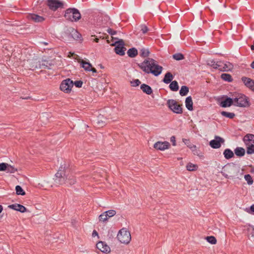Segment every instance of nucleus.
<instances>
[{
	"label": "nucleus",
	"instance_id": "aec40b11",
	"mask_svg": "<svg viewBox=\"0 0 254 254\" xmlns=\"http://www.w3.org/2000/svg\"><path fill=\"white\" fill-rule=\"evenodd\" d=\"M140 89L147 95H150L153 91L151 87L146 84H142L140 86Z\"/></svg>",
	"mask_w": 254,
	"mask_h": 254
},
{
	"label": "nucleus",
	"instance_id": "0eeeda50",
	"mask_svg": "<svg viewBox=\"0 0 254 254\" xmlns=\"http://www.w3.org/2000/svg\"><path fill=\"white\" fill-rule=\"evenodd\" d=\"M47 5L53 11H56L59 8H63L64 7V3L59 0H47Z\"/></svg>",
	"mask_w": 254,
	"mask_h": 254
},
{
	"label": "nucleus",
	"instance_id": "a19ab883",
	"mask_svg": "<svg viewBox=\"0 0 254 254\" xmlns=\"http://www.w3.org/2000/svg\"><path fill=\"white\" fill-rule=\"evenodd\" d=\"M247 146V153L248 154L254 153V144L253 145H246Z\"/></svg>",
	"mask_w": 254,
	"mask_h": 254
},
{
	"label": "nucleus",
	"instance_id": "1a4fd4ad",
	"mask_svg": "<svg viewBox=\"0 0 254 254\" xmlns=\"http://www.w3.org/2000/svg\"><path fill=\"white\" fill-rule=\"evenodd\" d=\"M115 48V53L120 55L124 56L125 54V51L126 48L124 47L125 43L123 40L121 39L117 42H116Z\"/></svg>",
	"mask_w": 254,
	"mask_h": 254
},
{
	"label": "nucleus",
	"instance_id": "2f4dec72",
	"mask_svg": "<svg viewBox=\"0 0 254 254\" xmlns=\"http://www.w3.org/2000/svg\"><path fill=\"white\" fill-rule=\"evenodd\" d=\"M189 91V89L187 86H182L180 90V94L182 96H186L188 94Z\"/></svg>",
	"mask_w": 254,
	"mask_h": 254
},
{
	"label": "nucleus",
	"instance_id": "b1692460",
	"mask_svg": "<svg viewBox=\"0 0 254 254\" xmlns=\"http://www.w3.org/2000/svg\"><path fill=\"white\" fill-rule=\"evenodd\" d=\"M71 37L76 40H80L81 38V35L74 29H72L70 31Z\"/></svg>",
	"mask_w": 254,
	"mask_h": 254
},
{
	"label": "nucleus",
	"instance_id": "f8f14e48",
	"mask_svg": "<svg viewBox=\"0 0 254 254\" xmlns=\"http://www.w3.org/2000/svg\"><path fill=\"white\" fill-rule=\"evenodd\" d=\"M224 142V139L222 137L215 136L214 139L211 140L209 142L210 146L214 149H217L221 147V143Z\"/></svg>",
	"mask_w": 254,
	"mask_h": 254
},
{
	"label": "nucleus",
	"instance_id": "de8ad7c7",
	"mask_svg": "<svg viewBox=\"0 0 254 254\" xmlns=\"http://www.w3.org/2000/svg\"><path fill=\"white\" fill-rule=\"evenodd\" d=\"M140 28H141V31H142L143 34L146 33L147 32V31H148V28L145 25H144V24L141 25Z\"/></svg>",
	"mask_w": 254,
	"mask_h": 254
},
{
	"label": "nucleus",
	"instance_id": "bb28decb",
	"mask_svg": "<svg viewBox=\"0 0 254 254\" xmlns=\"http://www.w3.org/2000/svg\"><path fill=\"white\" fill-rule=\"evenodd\" d=\"M127 54L128 57L130 58H134L137 55L138 52L136 49L135 48H132L127 51Z\"/></svg>",
	"mask_w": 254,
	"mask_h": 254
},
{
	"label": "nucleus",
	"instance_id": "a211bd4d",
	"mask_svg": "<svg viewBox=\"0 0 254 254\" xmlns=\"http://www.w3.org/2000/svg\"><path fill=\"white\" fill-rule=\"evenodd\" d=\"M243 141L246 145L254 144V135L253 134H247L243 138Z\"/></svg>",
	"mask_w": 254,
	"mask_h": 254
},
{
	"label": "nucleus",
	"instance_id": "6ab92c4d",
	"mask_svg": "<svg viewBox=\"0 0 254 254\" xmlns=\"http://www.w3.org/2000/svg\"><path fill=\"white\" fill-rule=\"evenodd\" d=\"M234 102V98H231L230 97H227L224 100L221 101L220 106L222 107L226 108L230 107Z\"/></svg>",
	"mask_w": 254,
	"mask_h": 254
},
{
	"label": "nucleus",
	"instance_id": "c9c22d12",
	"mask_svg": "<svg viewBox=\"0 0 254 254\" xmlns=\"http://www.w3.org/2000/svg\"><path fill=\"white\" fill-rule=\"evenodd\" d=\"M16 193L18 195H24L25 192L20 186H17L15 187Z\"/></svg>",
	"mask_w": 254,
	"mask_h": 254
},
{
	"label": "nucleus",
	"instance_id": "2eb2a0df",
	"mask_svg": "<svg viewBox=\"0 0 254 254\" xmlns=\"http://www.w3.org/2000/svg\"><path fill=\"white\" fill-rule=\"evenodd\" d=\"M27 18L29 20L35 22H42L45 20V18L34 13H30L27 15Z\"/></svg>",
	"mask_w": 254,
	"mask_h": 254
},
{
	"label": "nucleus",
	"instance_id": "393cba45",
	"mask_svg": "<svg viewBox=\"0 0 254 254\" xmlns=\"http://www.w3.org/2000/svg\"><path fill=\"white\" fill-rule=\"evenodd\" d=\"M223 154L226 159H229L234 156L233 152L230 149L227 148L224 150Z\"/></svg>",
	"mask_w": 254,
	"mask_h": 254
},
{
	"label": "nucleus",
	"instance_id": "9b49d317",
	"mask_svg": "<svg viewBox=\"0 0 254 254\" xmlns=\"http://www.w3.org/2000/svg\"><path fill=\"white\" fill-rule=\"evenodd\" d=\"M53 64L51 61H47V60H42L41 62H39L38 64V63H36V65L35 66H32L31 67H34L35 68H44L51 69V66L53 65Z\"/></svg>",
	"mask_w": 254,
	"mask_h": 254
},
{
	"label": "nucleus",
	"instance_id": "473e14b6",
	"mask_svg": "<svg viewBox=\"0 0 254 254\" xmlns=\"http://www.w3.org/2000/svg\"><path fill=\"white\" fill-rule=\"evenodd\" d=\"M149 53L148 49L142 48L140 51L139 55L141 57L146 58L149 56Z\"/></svg>",
	"mask_w": 254,
	"mask_h": 254
},
{
	"label": "nucleus",
	"instance_id": "8fccbe9b",
	"mask_svg": "<svg viewBox=\"0 0 254 254\" xmlns=\"http://www.w3.org/2000/svg\"><path fill=\"white\" fill-rule=\"evenodd\" d=\"M73 84L77 87H81L83 84V82L81 80H76Z\"/></svg>",
	"mask_w": 254,
	"mask_h": 254
},
{
	"label": "nucleus",
	"instance_id": "6e6552de",
	"mask_svg": "<svg viewBox=\"0 0 254 254\" xmlns=\"http://www.w3.org/2000/svg\"><path fill=\"white\" fill-rule=\"evenodd\" d=\"M73 85V82L72 80L69 78H67L62 82L60 85V89L64 92L68 93L71 91Z\"/></svg>",
	"mask_w": 254,
	"mask_h": 254
},
{
	"label": "nucleus",
	"instance_id": "13d9d810",
	"mask_svg": "<svg viewBox=\"0 0 254 254\" xmlns=\"http://www.w3.org/2000/svg\"><path fill=\"white\" fill-rule=\"evenodd\" d=\"M98 235V233L96 230H94L92 233V236H95Z\"/></svg>",
	"mask_w": 254,
	"mask_h": 254
},
{
	"label": "nucleus",
	"instance_id": "5fc2aeb1",
	"mask_svg": "<svg viewBox=\"0 0 254 254\" xmlns=\"http://www.w3.org/2000/svg\"><path fill=\"white\" fill-rule=\"evenodd\" d=\"M171 141L172 142H173V145H176V138H175V137L174 136H172L171 137Z\"/></svg>",
	"mask_w": 254,
	"mask_h": 254
},
{
	"label": "nucleus",
	"instance_id": "c756f323",
	"mask_svg": "<svg viewBox=\"0 0 254 254\" xmlns=\"http://www.w3.org/2000/svg\"><path fill=\"white\" fill-rule=\"evenodd\" d=\"M169 87L172 91H177L179 89L178 82L176 80L173 81L169 85Z\"/></svg>",
	"mask_w": 254,
	"mask_h": 254
},
{
	"label": "nucleus",
	"instance_id": "e2e57ef3",
	"mask_svg": "<svg viewBox=\"0 0 254 254\" xmlns=\"http://www.w3.org/2000/svg\"><path fill=\"white\" fill-rule=\"evenodd\" d=\"M41 44H44V45H47L48 44L47 42H42Z\"/></svg>",
	"mask_w": 254,
	"mask_h": 254
},
{
	"label": "nucleus",
	"instance_id": "a878e982",
	"mask_svg": "<svg viewBox=\"0 0 254 254\" xmlns=\"http://www.w3.org/2000/svg\"><path fill=\"white\" fill-rule=\"evenodd\" d=\"M235 154L239 157L243 156L245 154V150L242 147H238L234 150Z\"/></svg>",
	"mask_w": 254,
	"mask_h": 254
},
{
	"label": "nucleus",
	"instance_id": "e433bc0d",
	"mask_svg": "<svg viewBox=\"0 0 254 254\" xmlns=\"http://www.w3.org/2000/svg\"><path fill=\"white\" fill-rule=\"evenodd\" d=\"M173 58L177 61H180L184 59L185 57L184 55L181 53H176L173 55Z\"/></svg>",
	"mask_w": 254,
	"mask_h": 254
},
{
	"label": "nucleus",
	"instance_id": "a18cd8bd",
	"mask_svg": "<svg viewBox=\"0 0 254 254\" xmlns=\"http://www.w3.org/2000/svg\"><path fill=\"white\" fill-rule=\"evenodd\" d=\"M140 83L141 82H140V80L138 79H134L133 81L130 82L131 86H133V87H136V86H138L140 84Z\"/></svg>",
	"mask_w": 254,
	"mask_h": 254
},
{
	"label": "nucleus",
	"instance_id": "423d86ee",
	"mask_svg": "<svg viewBox=\"0 0 254 254\" xmlns=\"http://www.w3.org/2000/svg\"><path fill=\"white\" fill-rule=\"evenodd\" d=\"M169 108L174 113L177 114H181L183 113L182 105L174 99H169L167 102Z\"/></svg>",
	"mask_w": 254,
	"mask_h": 254
},
{
	"label": "nucleus",
	"instance_id": "7c9ffc66",
	"mask_svg": "<svg viewBox=\"0 0 254 254\" xmlns=\"http://www.w3.org/2000/svg\"><path fill=\"white\" fill-rule=\"evenodd\" d=\"M222 71H227L230 70L233 68V65L230 63L223 62Z\"/></svg>",
	"mask_w": 254,
	"mask_h": 254
},
{
	"label": "nucleus",
	"instance_id": "f704fd0d",
	"mask_svg": "<svg viewBox=\"0 0 254 254\" xmlns=\"http://www.w3.org/2000/svg\"><path fill=\"white\" fill-rule=\"evenodd\" d=\"M221 114L222 116L229 119H233L235 116V114L234 113H230L226 111H222Z\"/></svg>",
	"mask_w": 254,
	"mask_h": 254
},
{
	"label": "nucleus",
	"instance_id": "5701e85b",
	"mask_svg": "<svg viewBox=\"0 0 254 254\" xmlns=\"http://www.w3.org/2000/svg\"><path fill=\"white\" fill-rule=\"evenodd\" d=\"M82 67H83L85 70L89 71L90 69L92 67L91 64L89 62H86L83 60H81L80 62H79Z\"/></svg>",
	"mask_w": 254,
	"mask_h": 254
},
{
	"label": "nucleus",
	"instance_id": "39448f33",
	"mask_svg": "<svg viewBox=\"0 0 254 254\" xmlns=\"http://www.w3.org/2000/svg\"><path fill=\"white\" fill-rule=\"evenodd\" d=\"M117 237L121 243L124 244H128L131 240L130 232L124 228L119 231Z\"/></svg>",
	"mask_w": 254,
	"mask_h": 254
},
{
	"label": "nucleus",
	"instance_id": "4c0bfd02",
	"mask_svg": "<svg viewBox=\"0 0 254 254\" xmlns=\"http://www.w3.org/2000/svg\"><path fill=\"white\" fill-rule=\"evenodd\" d=\"M17 170L16 168L7 164L5 171H6L7 173H13L16 172Z\"/></svg>",
	"mask_w": 254,
	"mask_h": 254
},
{
	"label": "nucleus",
	"instance_id": "680f3d73",
	"mask_svg": "<svg viewBox=\"0 0 254 254\" xmlns=\"http://www.w3.org/2000/svg\"><path fill=\"white\" fill-rule=\"evenodd\" d=\"M99 39L98 38H95V39L94 40L95 42H96V43H98L99 42Z\"/></svg>",
	"mask_w": 254,
	"mask_h": 254
},
{
	"label": "nucleus",
	"instance_id": "4468645a",
	"mask_svg": "<svg viewBox=\"0 0 254 254\" xmlns=\"http://www.w3.org/2000/svg\"><path fill=\"white\" fill-rule=\"evenodd\" d=\"M241 79L247 88L254 92V80L246 76L242 77Z\"/></svg>",
	"mask_w": 254,
	"mask_h": 254
},
{
	"label": "nucleus",
	"instance_id": "f257e3e1",
	"mask_svg": "<svg viewBox=\"0 0 254 254\" xmlns=\"http://www.w3.org/2000/svg\"><path fill=\"white\" fill-rule=\"evenodd\" d=\"M137 65L145 73H152L155 76L159 75L163 70V67L159 65L156 61L150 58H147Z\"/></svg>",
	"mask_w": 254,
	"mask_h": 254
},
{
	"label": "nucleus",
	"instance_id": "9d476101",
	"mask_svg": "<svg viewBox=\"0 0 254 254\" xmlns=\"http://www.w3.org/2000/svg\"><path fill=\"white\" fill-rule=\"evenodd\" d=\"M65 173L60 170L55 175L54 181L56 185H61L66 183Z\"/></svg>",
	"mask_w": 254,
	"mask_h": 254
},
{
	"label": "nucleus",
	"instance_id": "4d7b16f0",
	"mask_svg": "<svg viewBox=\"0 0 254 254\" xmlns=\"http://www.w3.org/2000/svg\"><path fill=\"white\" fill-rule=\"evenodd\" d=\"M250 210L251 212H254V204L251 206Z\"/></svg>",
	"mask_w": 254,
	"mask_h": 254
},
{
	"label": "nucleus",
	"instance_id": "c85d7f7f",
	"mask_svg": "<svg viewBox=\"0 0 254 254\" xmlns=\"http://www.w3.org/2000/svg\"><path fill=\"white\" fill-rule=\"evenodd\" d=\"M186 168L189 171H194L198 169V166L196 164H193L190 162L187 165Z\"/></svg>",
	"mask_w": 254,
	"mask_h": 254
},
{
	"label": "nucleus",
	"instance_id": "37998d69",
	"mask_svg": "<svg viewBox=\"0 0 254 254\" xmlns=\"http://www.w3.org/2000/svg\"><path fill=\"white\" fill-rule=\"evenodd\" d=\"M245 179L247 181L249 185H252L253 183V180L250 175H245Z\"/></svg>",
	"mask_w": 254,
	"mask_h": 254
},
{
	"label": "nucleus",
	"instance_id": "bf43d9fd",
	"mask_svg": "<svg viewBox=\"0 0 254 254\" xmlns=\"http://www.w3.org/2000/svg\"><path fill=\"white\" fill-rule=\"evenodd\" d=\"M251 66L252 68L254 69V61L251 63Z\"/></svg>",
	"mask_w": 254,
	"mask_h": 254
},
{
	"label": "nucleus",
	"instance_id": "c03bdc74",
	"mask_svg": "<svg viewBox=\"0 0 254 254\" xmlns=\"http://www.w3.org/2000/svg\"><path fill=\"white\" fill-rule=\"evenodd\" d=\"M207 64L213 68L216 69L217 66V62H215L214 60H210L207 61Z\"/></svg>",
	"mask_w": 254,
	"mask_h": 254
},
{
	"label": "nucleus",
	"instance_id": "20e7f679",
	"mask_svg": "<svg viewBox=\"0 0 254 254\" xmlns=\"http://www.w3.org/2000/svg\"><path fill=\"white\" fill-rule=\"evenodd\" d=\"M234 105L240 107H248L250 106L249 98L244 94H239L234 98Z\"/></svg>",
	"mask_w": 254,
	"mask_h": 254
},
{
	"label": "nucleus",
	"instance_id": "cd10ccee",
	"mask_svg": "<svg viewBox=\"0 0 254 254\" xmlns=\"http://www.w3.org/2000/svg\"><path fill=\"white\" fill-rule=\"evenodd\" d=\"M66 183L70 185H74L76 183V179L74 176L72 175H67L65 177Z\"/></svg>",
	"mask_w": 254,
	"mask_h": 254
},
{
	"label": "nucleus",
	"instance_id": "f3484780",
	"mask_svg": "<svg viewBox=\"0 0 254 254\" xmlns=\"http://www.w3.org/2000/svg\"><path fill=\"white\" fill-rule=\"evenodd\" d=\"M8 207L12 209L19 211L22 213H24L27 211V209L24 206L17 203L9 205L8 206Z\"/></svg>",
	"mask_w": 254,
	"mask_h": 254
},
{
	"label": "nucleus",
	"instance_id": "58836bf2",
	"mask_svg": "<svg viewBox=\"0 0 254 254\" xmlns=\"http://www.w3.org/2000/svg\"><path fill=\"white\" fill-rule=\"evenodd\" d=\"M108 219H109V218L107 216V215H106V213H105V212L102 213L99 216V221H101V222H106L108 220Z\"/></svg>",
	"mask_w": 254,
	"mask_h": 254
},
{
	"label": "nucleus",
	"instance_id": "dca6fc26",
	"mask_svg": "<svg viewBox=\"0 0 254 254\" xmlns=\"http://www.w3.org/2000/svg\"><path fill=\"white\" fill-rule=\"evenodd\" d=\"M98 249L103 253H109L110 252V248L106 243L100 241L96 244Z\"/></svg>",
	"mask_w": 254,
	"mask_h": 254
},
{
	"label": "nucleus",
	"instance_id": "ddd939ff",
	"mask_svg": "<svg viewBox=\"0 0 254 254\" xmlns=\"http://www.w3.org/2000/svg\"><path fill=\"white\" fill-rule=\"evenodd\" d=\"M170 146V144L169 142L167 141H157L154 144V148L156 149L159 150H164L165 149H168Z\"/></svg>",
	"mask_w": 254,
	"mask_h": 254
},
{
	"label": "nucleus",
	"instance_id": "603ef678",
	"mask_svg": "<svg viewBox=\"0 0 254 254\" xmlns=\"http://www.w3.org/2000/svg\"><path fill=\"white\" fill-rule=\"evenodd\" d=\"M188 147H189L192 152H194L196 150V146L193 144H190V145H188ZM194 154H195V152H193Z\"/></svg>",
	"mask_w": 254,
	"mask_h": 254
},
{
	"label": "nucleus",
	"instance_id": "7ed1b4c3",
	"mask_svg": "<svg viewBox=\"0 0 254 254\" xmlns=\"http://www.w3.org/2000/svg\"><path fill=\"white\" fill-rule=\"evenodd\" d=\"M64 16L67 20L76 22L81 18V14L78 9L69 8L65 10Z\"/></svg>",
	"mask_w": 254,
	"mask_h": 254
},
{
	"label": "nucleus",
	"instance_id": "0e129e2a",
	"mask_svg": "<svg viewBox=\"0 0 254 254\" xmlns=\"http://www.w3.org/2000/svg\"><path fill=\"white\" fill-rule=\"evenodd\" d=\"M254 172V169L252 170V172Z\"/></svg>",
	"mask_w": 254,
	"mask_h": 254
},
{
	"label": "nucleus",
	"instance_id": "72a5a7b5",
	"mask_svg": "<svg viewBox=\"0 0 254 254\" xmlns=\"http://www.w3.org/2000/svg\"><path fill=\"white\" fill-rule=\"evenodd\" d=\"M221 78L226 81L231 82L233 80V78L231 75L227 73H223L221 75Z\"/></svg>",
	"mask_w": 254,
	"mask_h": 254
},
{
	"label": "nucleus",
	"instance_id": "412c9836",
	"mask_svg": "<svg viewBox=\"0 0 254 254\" xmlns=\"http://www.w3.org/2000/svg\"><path fill=\"white\" fill-rule=\"evenodd\" d=\"M186 107L189 111L193 110V102L191 96L186 98L185 101Z\"/></svg>",
	"mask_w": 254,
	"mask_h": 254
},
{
	"label": "nucleus",
	"instance_id": "79ce46f5",
	"mask_svg": "<svg viewBox=\"0 0 254 254\" xmlns=\"http://www.w3.org/2000/svg\"><path fill=\"white\" fill-rule=\"evenodd\" d=\"M106 215L108 217V218L114 216L116 214V211L114 210H109L107 211H105Z\"/></svg>",
	"mask_w": 254,
	"mask_h": 254
},
{
	"label": "nucleus",
	"instance_id": "09e8293b",
	"mask_svg": "<svg viewBox=\"0 0 254 254\" xmlns=\"http://www.w3.org/2000/svg\"><path fill=\"white\" fill-rule=\"evenodd\" d=\"M7 165V163H0V171H5L6 169Z\"/></svg>",
	"mask_w": 254,
	"mask_h": 254
},
{
	"label": "nucleus",
	"instance_id": "6e6d98bb",
	"mask_svg": "<svg viewBox=\"0 0 254 254\" xmlns=\"http://www.w3.org/2000/svg\"><path fill=\"white\" fill-rule=\"evenodd\" d=\"M89 71H92V72H93V73H96L97 70L94 67H93L92 66L91 67V68L90 69Z\"/></svg>",
	"mask_w": 254,
	"mask_h": 254
},
{
	"label": "nucleus",
	"instance_id": "4be33fe9",
	"mask_svg": "<svg viewBox=\"0 0 254 254\" xmlns=\"http://www.w3.org/2000/svg\"><path fill=\"white\" fill-rule=\"evenodd\" d=\"M174 76L170 72H167L164 76L163 81L166 84L170 83L173 80Z\"/></svg>",
	"mask_w": 254,
	"mask_h": 254
},
{
	"label": "nucleus",
	"instance_id": "ea45409f",
	"mask_svg": "<svg viewBox=\"0 0 254 254\" xmlns=\"http://www.w3.org/2000/svg\"><path fill=\"white\" fill-rule=\"evenodd\" d=\"M206 239L208 243L211 244H215L217 243L216 239L214 236H208Z\"/></svg>",
	"mask_w": 254,
	"mask_h": 254
},
{
	"label": "nucleus",
	"instance_id": "052dcab7",
	"mask_svg": "<svg viewBox=\"0 0 254 254\" xmlns=\"http://www.w3.org/2000/svg\"><path fill=\"white\" fill-rule=\"evenodd\" d=\"M2 209H3L2 206L1 205H0V213L1 212Z\"/></svg>",
	"mask_w": 254,
	"mask_h": 254
},
{
	"label": "nucleus",
	"instance_id": "49530a36",
	"mask_svg": "<svg viewBox=\"0 0 254 254\" xmlns=\"http://www.w3.org/2000/svg\"><path fill=\"white\" fill-rule=\"evenodd\" d=\"M223 62L222 61H219L217 62V66H216V68L220 71H222V68H223Z\"/></svg>",
	"mask_w": 254,
	"mask_h": 254
},
{
	"label": "nucleus",
	"instance_id": "3c124183",
	"mask_svg": "<svg viewBox=\"0 0 254 254\" xmlns=\"http://www.w3.org/2000/svg\"><path fill=\"white\" fill-rule=\"evenodd\" d=\"M107 31L108 33H109L111 35H113L116 34V31H114V30L112 29L111 28H108L107 30Z\"/></svg>",
	"mask_w": 254,
	"mask_h": 254
},
{
	"label": "nucleus",
	"instance_id": "f03ea898",
	"mask_svg": "<svg viewBox=\"0 0 254 254\" xmlns=\"http://www.w3.org/2000/svg\"><path fill=\"white\" fill-rule=\"evenodd\" d=\"M221 173L227 179L239 178L240 167L234 163H228L223 167Z\"/></svg>",
	"mask_w": 254,
	"mask_h": 254
},
{
	"label": "nucleus",
	"instance_id": "864d4df0",
	"mask_svg": "<svg viewBox=\"0 0 254 254\" xmlns=\"http://www.w3.org/2000/svg\"><path fill=\"white\" fill-rule=\"evenodd\" d=\"M183 142L187 145V146L188 147V145H190V144H191L190 142V141L189 139H183Z\"/></svg>",
	"mask_w": 254,
	"mask_h": 254
}]
</instances>
